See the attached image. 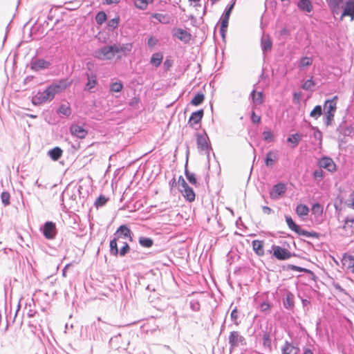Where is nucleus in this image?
Instances as JSON below:
<instances>
[{"instance_id":"54","label":"nucleus","mask_w":354,"mask_h":354,"mask_svg":"<svg viewBox=\"0 0 354 354\" xmlns=\"http://www.w3.org/2000/svg\"><path fill=\"white\" fill-rule=\"evenodd\" d=\"M10 195L9 192H3L1 193V199L2 203L4 205V206H8L10 205Z\"/></svg>"},{"instance_id":"58","label":"nucleus","mask_w":354,"mask_h":354,"mask_svg":"<svg viewBox=\"0 0 354 354\" xmlns=\"http://www.w3.org/2000/svg\"><path fill=\"white\" fill-rule=\"evenodd\" d=\"M238 310L237 308L235 307L231 312L230 314V318L232 321L234 322V324L236 326L239 324V322H238Z\"/></svg>"},{"instance_id":"34","label":"nucleus","mask_w":354,"mask_h":354,"mask_svg":"<svg viewBox=\"0 0 354 354\" xmlns=\"http://www.w3.org/2000/svg\"><path fill=\"white\" fill-rule=\"evenodd\" d=\"M250 96L252 99V101L256 105H260L263 103V93L258 92L257 93L255 90H253L251 92Z\"/></svg>"},{"instance_id":"41","label":"nucleus","mask_w":354,"mask_h":354,"mask_svg":"<svg viewBox=\"0 0 354 354\" xmlns=\"http://www.w3.org/2000/svg\"><path fill=\"white\" fill-rule=\"evenodd\" d=\"M95 21L99 25H102L107 20V15L104 11L98 12L95 17Z\"/></svg>"},{"instance_id":"64","label":"nucleus","mask_w":354,"mask_h":354,"mask_svg":"<svg viewBox=\"0 0 354 354\" xmlns=\"http://www.w3.org/2000/svg\"><path fill=\"white\" fill-rule=\"evenodd\" d=\"M344 261H345L344 264H347L348 267H353L354 266V259L353 257L349 256L348 259L344 258Z\"/></svg>"},{"instance_id":"35","label":"nucleus","mask_w":354,"mask_h":354,"mask_svg":"<svg viewBox=\"0 0 354 354\" xmlns=\"http://www.w3.org/2000/svg\"><path fill=\"white\" fill-rule=\"evenodd\" d=\"M138 243L142 247L149 248L153 245V240L149 237L140 236Z\"/></svg>"},{"instance_id":"23","label":"nucleus","mask_w":354,"mask_h":354,"mask_svg":"<svg viewBox=\"0 0 354 354\" xmlns=\"http://www.w3.org/2000/svg\"><path fill=\"white\" fill-rule=\"evenodd\" d=\"M297 5L301 11L306 13H310L313 10V6L310 0H299Z\"/></svg>"},{"instance_id":"18","label":"nucleus","mask_w":354,"mask_h":354,"mask_svg":"<svg viewBox=\"0 0 354 354\" xmlns=\"http://www.w3.org/2000/svg\"><path fill=\"white\" fill-rule=\"evenodd\" d=\"M345 16L351 17V20L354 19V0H348L346 2L340 19H342Z\"/></svg>"},{"instance_id":"62","label":"nucleus","mask_w":354,"mask_h":354,"mask_svg":"<svg viewBox=\"0 0 354 354\" xmlns=\"http://www.w3.org/2000/svg\"><path fill=\"white\" fill-rule=\"evenodd\" d=\"M158 40L156 38L151 36L148 38L147 45L149 48H153L158 44Z\"/></svg>"},{"instance_id":"49","label":"nucleus","mask_w":354,"mask_h":354,"mask_svg":"<svg viewBox=\"0 0 354 354\" xmlns=\"http://www.w3.org/2000/svg\"><path fill=\"white\" fill-rule=\"evenodd\" d=\"M315 83L313 79L307 80L302 84L301 88L305 91H313V88L315 86Z\"/></svg>"},{"instance_id":"36","label":"nucleus","mask_w":354,"mask_h":354,"mask_svg":"<svg viewBox=\"0 0 354 354\" xmlns=\"http://www.w3.org/2000/svg\"><path fill=\"white\" fill-rule=\"evenodd\" d=\"M205 100V95L202 93H196L194 97L192 99L190 104L193 106H199L201 105Z\"/></svg>"},{"instance_id":"2","label":"nucleus","mask_w":354,"mask_h":354,"mask_svg":"<svg viewBox=\"0 0 354 354\" xmlns=\"http://www.w3.org/2000/svg\"><path fill=\"white\" fill-rule=\"evenodd\" d=\"M236 0H232L230 3L227 5V6L225 8L221 17V26H220V34L223 39H225L227 26H228V22L229 19L230 17V15L232 13V10L234 9V7L235 6Z\"/></svg>"},{"instance_id":"27","label":"nucleus","mask_w":354,"mask_h":354,"mask_svg":"<svg viewBox=\"0 0 354 354\" xmlns=\"http://www.w3.org/2000/svg\"><path fill=\"white\" fill-rule=\"evenodd\" d=\"M285 219L288 227L297 234L299 235L300 231L302 230L300 226L297 225L290 216L286 215Z\"/></svg>"},{"instance_id":"28","label":"nucleus","mask_w":354,"mask_h":354,"mask_svg":"<svg viewBox=\"0 0 354 354\" xmlns=\"http://www.w3.org/2000/svg\"><path fill=\"white\" fill-rule=\"evenodd\" d=\"M121 241L114 236L113 239L110 241L109 248H110V254L112 256L117 257L118 256L119 248L118 243H121Z\"/></svg>"},{"instance_id":"42","label":"nucleus","mask_w":354,"mask_h":354,"mask_svg":"<svg viewBox=\"0 0 354 354\" xmlns=\"http://www.w3.org/2000/svg\"><path fill=\"white\" fill-rule=\"evenodd\" d=\"M121 243H122V246L120 249H119V253L118 255H120L121 257H125L127 254L130 253L131 248L127 242L122 241Z\"/></svg>"},{"instance_id":"20","label":"nucleus","mask_w":354,"mask_h":354,"mask_svg":"<svg viewBox=\"0 0 354 354\" xmlns=\"http://www.w3.org/2000/svg\"><path fill=\"white\" fill-rule=\"evenodd\" d=\"M279 159L278 151L270 150L265 157L264 162L266 167H272L273 164Z\"/></svg>"},{"instance_id":"9","label":"nucleus","mask_w":354,"mask_h":354,"mask_svg":"<svg viewBox=\"0 0 354 354\" xmlns=\"http://www.w3.org/2000/svg\"><path fill=\"white\" fill-rule=\"evenodd\" d=\"M319 167L324 168L329 172L333 173L337 170V166L333 160L328 156H323L317 162Z\"/></svg>"},{"instance_id":"63","label":"nucleus","mask_w":354,"mask_h":354,"mask_svg":"<svg viewBox=\"0 0 354 354\" xmlns=\"http://www.w3.org/2000/svg\"><path fill=\"white\" fill-rule=\"evenodd\" d=\"M250 118L253 123L259 124L261 122V116L257 115L254 111L251 113Z\"/></svg>"},{"instance_id":"12","label":"nucleus","mask_w":354,"mask_h":354,"mask_svg":"<svg viewBox=\"0 0 354 354\" xmlns=\"http://www.w3.org/2000/svg\"><path fill=\"white\" fill-rule=\"evenodd\" d=\"M287 187L283 183H278L274 185L270 191L271 198L277 199L286 192Z\"/></svg>"},{"instance_id":"47","label":"nucleus","mask_w":354,"mask_h":354,"mask_svg":"<svg viewBox=\"0 0 354 354\" xmlns=\"http://www.w3.org/2000/svg\"><path fill=\"white\" fill-rule=\"evenodd\" d=\"M32 305L34 306V301L32 299L29 303L26 304V309L28 310L27 315L29 317H33L37 313V311L32 308Z\"/></svg>"},{"instance_id":"57","label":"nucleus","mask_w":354,"mask_h":354,"mask_svg":"<svg viewBox=\"0 0 354 354\" xmlns=\"http://www.w3.org/2000/svg\"><path fill=\"white\" fill-rule=\"evenodd\" d=\"M334 113H324V122L326 126H329L332 124L334 119Z\"/></svg>"},{"instance_id":"25","label":"nucleus","mask_w":354,"mask_h":354,"mask_svg":"<svg viewBox=\"0 0 354 354\" xmlns=\"http://www.w3.org/2000/svg\"><path fill=\"white\" fill-rule=\"evenodd\" d=\"M337 132L342 136H349L353 131L351 126H348L344 122H342L337 128Z\"/></svg>"},{"instance_id":"3","label":"nucleus","mask_w":354,"mask_h":354,"mask_svg":"<svg viewBox=\"0 0 354 354\" xmlns=\"http://www.w3.org/2000/svg\"><path fill=\"white\" fill-rule=\"evenodd\" d=\"M55 95L50 86L48 85L46 88L43 91H39L32 98V103L34 105H41L47 102H50L53 100Z\"/></svg>"},{"instance_id":"29","label":"nucleus","mask_w":354,"mask_h":354,"mask_svg":"<svg viewBox=\"0 0 354 354\" xmlns=\"http://www.w3.org/2000/svg\"><path fill=\"white\" fill-rule=\"evenodd\" d=\"M63 154V150L59 147H55L48 151V155L53 160H58Z\"/></svg>"},{"instance_id":"48","label":"nucleus","mask_w":354,"mask_h":354,"mask_svg":"<svg viewBox=\"0 0 354 354\" xmlns=\"http://www.w3.org/2000/svg\"><path fill=\"white\" fill-rule=\"evenodd\" d=\"M108 198L104 195H100L95 202V206L98 208L104 206L108 201Z\"/></svg>"},{"instance_id":"51","label":"nucleus","mask_w":354,"mask_h":354,"mask_svg":"<svg viewBox=\"0 0 354 354\" xmlns=\"http://www.w3.org/2000/svg\"><path fill=\"white\" fill-rule=\"evenodd\" d=\"M299 236H304L306 237H312V238L318 239L319 237V234L318 232H316L314 231L308 232V231H306V230L302 229V230L300 231Z\"/></svg>"},{"instance_id":"16","label":"nucleus","mask_w":354,"mask_h":354,"mask_svg":"<svg viewBox=\"0 0 354 354\" xmlns=\"http://www.w3.org/2000/svg\"><path fill=\"white\" fill-rule=\"evenodd\" d=\"M70 132L72 136L80 139L84 138L88 134V131L78 124H72L70 127Z\"/></svg>"},{"instance_id":"38","label":"nucleus","mask_w":354,"mask_h":354,"mask_svg":"<svg viewBox=\"0 0 354 354\" xmlns=\"http://www.w3.org/2000/svg\"><path fill=\"white\" fill-rule=\"evenodd\" d=\"M57 113L68 117L71 114V109L68 104H62L58 109Z\"/></svg>"},{"instance_id":"24","label":"nucleus","mask_w":354,"mask_h":354,"mask_svg":"<svg viewBox=\"0 0 354 354\" xmlns=\"http://www.w3.org/2000/svg\"><path fill=\"white\" fill-rule=\"evenodd\" d=\"M261 47L264 55L271 50L272 47V41L269 36L262 37L261 40Z\"/></svg>"},{"instance_id":"39","label":"nucleus","mask_w":354,"mask_h":354,"mask_svg":"<svg viewBox=\"0 0 354 354\" xmlns=\"http://www.w3.org/2000/svg\"><path fill=\"white\" fill-rule=\"evenodd\" d=\"M263 140L268 143L273 142L274 141V136L269 129L264 130L262 133Z\"/></svg>"},{"instance_id":"61","label":"nucleus","mask_w":354,"mask_h":354,"mask_svg":"<svg viewBox=\"0 0 354 354\" xmlns=\"http://www.w3.org/2000/svg\"><path fill=\"white\" fill-rule=\"evenodd\" d=\"M344 227H349L351 229L354 228V218L346 217L344 220Z\"/></svg>"},{"instance_id":"56","label":"nucleus","mask_w":354,"mask_h":354,"mask_svg":"<svg viewBox=\"0 0 354 354\" xmlns=\"http://www.w3.org/2000/svg\"><path fill=\"white\" fill-rule=\"evenodd\" d=\"M330 8L335 12V9L339 8V4L343 0H326Z\"/></svg>"},{"instance_id":"1","label":"nucleus","mask_w":354,"mask_h":354,"mask_svg":"<svg viewBox=\"0 0 354 354\" xmlns=\"http://www.w3.org/2000/svg\"><path fill=\"white\" fill-rule=\"evenodd\" d=\"M131 48V44H113L109 46H104L93 52V57L99 60H111L115 55L120 53L130 52Z\"/></svg>"},{"instance_id":"44","label":"nucleus","mask_w":354,"mask_h":354,"mask_svg":"<svg viewBox=\"0 0 354 354\" xmlns=\"http://www.w3.org/2000/svg\"><path fill=\"white\" fill-rule=\"evenodd\" d=\"M323 113V109L321 105L315 106L313 109L310 113V116L314 118L315 119H317L320 117Z\"/></svg>"},{"instance_id":"45","label":"nucleus","mask_w":354,"mask_h":354,"mask_svg":"<svg viewBox=\"0 0 354 354\" xmlns=\"http://www.w3.org/2000/svg\"><path fill=\"white\" fill-rule=\"evenodd\" d=\"M152 0H135L134 4L140 10H145L149 2Z\"/></svg>"},{"instance_id":"55","label":"nucleus","mask_w":354,"mask_h":354,"mask_svg":"<svg viewBox=\"0 0 354 354\" xmlns=\"http://www.w3.org/2000/svg\"><path fill=\"white\" fill-rule=\"evenodd\" d=\"M120 22V17H115L108 22V26L109 28V30H113L118 26V24Z\"/></svg>"},{"instance_id":"46","label":"nucleus","mask_w":354,"mask_h":354,"mask_svg":"<svg viewBox=\"0 0 354 354\" xmlns=\"http://www.w3.org/2000/svg\"><path fill=\"white\" fill-rule=\"evenodd\" d=\"M286 270H291L294 271L301 272H305V273H310L311 271L307 268L299 267L295 265L289 264L287 266Z\"/></svg>"},{"instance_id":"21","label":"nucleus","mask_w":354,"mask_h":354,"mask_svg":"<svg viewBox=\"0 0 354 354\" xmlns=\"http://www.w3.org/2000/svg\"><path fill=\"white\" fill-rule=\"evenodd\" d=\"M179 190L182 193L185 200L188 202L191 203L195 201V192L194 189L189 185L185 187L184 188H179Z\"/></svg>"},{"instance_id":"30","label":"nucleus","mask_w":354,"mask_h":354,"mask_svg":"<svg viewBox=\"0 0 354 354\" xmlns=\"http://www.w3.org/2000/svg\"><path fill=\"white\" fill-rule=\"evenodd\" d=\"M293 342L286 339L281 347V354H293Z\"/></svg>"},{"instance_id":"26","label":"nucleus","mask_w":354,"mask_h":354,"mask_svg":"<svg viewBox=\"0 0 354 354\" xmlns=\"http://www.w3.org/2000/svg\"><path fill=\"white\" fill-rule=\"evenodd\" d=\"M263 241L254 240L252 242V249L259 257H263L265 254L263 250Z\"/></svg>"},{"instance_id":"4","label":"nucleus","mask_w":354,"mask_h":354,"mask_svg":"<svg viewBox=\"0 0 354 354\" xmlns=\"http://www.w3.org/2000/svg\"><path fill=\"white\" fill-rule=\"evenodd\" d=\"M268 252L269 254H272V256L279 261H286L292 257L296 256L295 252H291L286 248L276 245H272L271 250H268Z\"/></svg>"},{"instance_id":"13","label":"nucleus","mask_w":354,"mask_h":354,"mask_svg":"<svg viewBox=\"0 0 354 354\" xmlns=\"http://www.w3.org/2000/svg\"><path fill=\"white\" fill-rule=\"evenodd\" d=\"M262 345L268 351H272V327L269 329L266 328L262 331Z\"/></svg>"},{"instance_id":"14","label":"nucleus","mask_w":354,"mask_h":354,"mask_svg":"<svg viewBox=\"0 0 354 354\" xmlns=\"http://www.w3.org/2000/svg\"><path fill=\"white\" fill-rule=\"evenodd\" d=\"M89 72H86L85 73L86 78H87V82L85 86V90L92 92L91 90L95 88L96 84H97V76L96 74L91 70V68H88Z\"/></svg>"},{"instance_id":"6","label":"nucleus","mask_w":354,"mask_h":354,"mask_svg":"<svg viewBox=\"0 0 354 354\" xmlns=\"http://www.w3.org/2000/svg\"><path fill=\"white\" fill-rule=\"evenodd\" d=\"M230 351L232 352L235 348L239 346H245V338L239 331H232L228 337Z\"/></svg>"},{"instance_id":"53","label":"nucleus","mask_w":354,"mask_h":354,"mask_svg":"<svg viewBox=\"0 0 354 354\" xmlns=\"http://www.w3.org/2000/svg\"><path fill=\"white\" fill-rule=\"evenodd\" d=\"M313 63V60L311 58L308 57H303L299 60V66L300 67H308L310 66Z\"/></svg>"},{"instance_id":"50","label":"nucleus","mask_w":354,"mask_h":354,"mask_svg":"<svg viewBox=\"0 0 354 354\" xmlns=\"http://www.w3.org/2000/svg\"><path fill=\"white\" fill-rule=\"evenodd\" d=\"M324 176V172L322 171V168H320V167L318 169H315L313 172V177L317 182L321 181L323 179Z\"/></svg>"},{"instance_id":"60","label":"nucleus","mask_w":354,"mask_h":354,"mask_svg":"<svg viewBox=\"0 0 354 354\" xmlns=\"http://www.w3.org/2000/svg\"><path fill=\"white\" fill-rule=\"evenodd\" d=\"M261 310L266 314L270 312V305L268 301H264L260 305Z\"/></svg>"},{"instance_id":"17","label":"nucleus","mask_w":354,"mask_h":354,"mask_svg":"<svg viewBox=\"0 0 354 354\" xmlns=\"http://www.w3.org/2000/svg\"><path fill=\"white\" fill-rule=\"evenodd\" d=\"M204 115L203 109H199L196 111L193 112L188 120V124L189 127H193L194 124L201 123L202 118Z\"/></svg>"},{"instance_id":"15","label":"nucleus","mask_w":354,"mask_h":354,"mask_svg":"<svg viewBox=\"0 0 354 354\" xmlns=\"http://www.w3.org/2000/svg\"><path fill=\"white\" fill-rule=\"evenodd\" d=\"M173 36L179 40L187 44L191 40L192 35L185 30L176 28L174 30Z\"/></svg>"},{"instance_id":"37","label":"nucleus","mask_w":354,"mask_h":354,"mask_svg":"<svg viewBox=\"0 0 354 354\" xmlns=\"http://www.w3.org/2000/svg\"><path fill=\"white\" fill-rule=\"evenodd\" d=\"M185 175L189 183L194 185H196L197 184V178H196V175L194 173H191L187 169V162H186V164H185Z\"/></svg>"},{"instance_id":"10","label":"nucleus","mask_w":354,"mask_h":354,"mask_svg":"<svg viewBox=\"0 0 354 354\" xmlns=\"http://www.w3.org/2000/svg\"><path fill=\"white\" fill-rule=\"evenodd\" d=\"M116 239H128L130 241H133V233L131 229L127 225H121L114 233Z\"/></svg>"},{"instance_id":"19","label":"nucleus","mask_w":354,"mask_h":354,"mask_svg":"<svg viewBox=\"0 0 354 354\" xmlns=\"http://www.w3.org/2000/svg\"><path fill=\"white\" fill-rule=\"evenodd\" d=\"M295 295L290 291H288L286 296L283 298V307L289 310H292L295 308Z\"/></svg>"},{"instance_id":"22","label":"nucleus","mask_w":354,"mask_h":354,"mask_svg":"<svg viewBox=\"0 0 354 354\" xmlns=\"http://www.w3.org/2000/svg\"><path fill=\"white\" fill-rule=\"evenodd\" d=\"M337 97L335 96L333 99L327 100L325 101L324 109L325 111L324 113H330L335 114L337 109Z\"/></svg>"},{"instance_id":"5","label":"nucleus","mask_w":354,"mask_h":354,"mask_svg":"<svg viewBox=\"0 0 354 354\" xmlns=\"http://www.w3.org/2000/svg\"><path fill=\"white\" fill-rule=\"evenodd\" d=\"M73 83V81L68 78H62L54 80L49 86L54 95L60 93L68 88Z\"/></svg>"},{"instance_id":"43","label":"nucleus","mask_w":354,"mask_h":354,"mask_svg":"<svg viewBox=\"0 0 354 354\" xmlns=\"http://www.w3.org/2000/svg\"><path fill=\"white\" fill-rule=\"evenodd\" d=\"M124 86L121 81L112 82L110 84V91L111 92L119 93L121 92Z\"/></svg>"},{"instance_id":"11","label":"nucleus","mask_w":354,"mask_h":354,"mask_svg":"<svg viewBox=\"0 0 354 354\" xmlns=\"http://www.w3.org/2000/svg\"><path fill=\"white\" fill-rule=\"evenodd\" d=\"M50 66V62L41 58L33 57L30 62V68L35 71L48 68Z\"/></svg>"},{"instance_id":"40","label":"nucleus","mask_w":354,"mask_h":354,"mask_svg":"<svg viewBox=\"0 0 354 354\" xmlns=\"http://www.w3.org/2000/svg\"><path fill=\"white\" fill-rule=\"evenodd\" d=\"M152 17L162 24H167L169 22V17L167 15L155 13L152 15Z\"/></svg>"},{"instance_id":"33","label":"nucleus","mask_w":354,"mask_h":354,"mask_svg":"<svg viewBox=\"0 0 354 354\" xmlns=\"http://www.w3.org/2000/svg\"><path fill=\"white\" fill-rule=\"evenodd\" d=\"M296 214L299 217H304L308 214L309 213V208L305 204H299L296 207Z\"/></svg>"},{"instance_id":"8","label":"nucleus","mask_w":354,"mask_h":354,"mask_svg":"<svg viewBox=\"0 0 354 354\" xmlns=\"http://www.w3.org/2000/svg\"><path fill=\"white\" fill-rule=\"evenodd\" d=\"M196 143L198 149L200 151H208L209 149H212V147L209 143V137L205 132V131H203V133H196Z\"/></svg>"},{"instance_id":"7","label":"nucleus","mask_w":354,"mask_h":354,"mask_svg":"<svg viewBox=\"0 0 354 354\" xmlns=\"http://www.w3.org/2000/svg\"><path fill=\"white\" fill-rule=\"evenodd\" d=\"M40 231L43 236L48 240L54 239L57 234L56 225L53 221H46L40 227Z\"/></svg>"},{"instance_id":"31","label":"nucleus","mask_w":354,"mask_h":354,"mask_svg":"<svg viewBox=\"0 0 354 354\" xmlns=\"http://www.w3.org/2000/svg\"><path fill=\"white\" fill-rule=\"evenodd\" d=\"M302 135L298 133L290 135L287 138V142L292 144V148L296 147L300 140H301Z\"/></svg>"},{"instance_id":"32","label":"nucleus","mask_w":354,"mask_h":354,"mask_svg":"<svg viewBox=\"0 0 354 354\" xmlns=\"http://www.w3.org/2000/svg\"><path fill=\"white\" fill-rule=\"evenodd\" d=\"M162 59L163 56L161 53H155L151 57L150 64L155 67H158L162 64Z\"/></svg>"},{"instance_id":"52","label":"nucleus","mask_w":354,"mask_h":354,"mask_svg":"<svg viewBox=\"0 0 354 354\" xmlns=\"http://www.w3.org/2000/svg\"><path fill=\"white\" fill-rule=\"evenodd\" d=\"M311 210L314 214L322 215L323 214L324 209L319 203H315L312 205Z\"/></svg>"},{"instance_id":"59","label":"nucleus","mask_w":354,"mask_h":354,"mask_svg":"<svg viewBox=\"0 0 354 354\" xmlns=\"http://www.w3.org/2000/svg\"><path fill=\"white\" fill-rule=\"evenodd\" d=\"M312 129L314 131L313 134V138L317 140L321 141L322 139V133L319 130V129L317 127H313Z\"/></svg>"}]
</instances>
